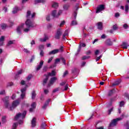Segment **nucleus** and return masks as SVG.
I'll return each mask as SVG.
<instances>
[{"mask_svg": "<svg viewBox=\"0 0 129 129\" xmlns=\"http://www.w3.org/2000/svg\"><path fill=\"white\" fill-rule=\"evenodd\" d=\"M34 27H36V24H35L34 22L31 21L30 19H27L25 22V25L22 24L17 28V32L18 35H21V34H22L21 30L24 28V32H25V33H28V32L30 31V28H34Z\"/></svg>", "mask_w": 129, "mask_h": 129, "instance_id": "f257e3e1", "label": "nucleus"}, {"mask_svg": "<svg viewBox=\"0 0 129 129\" xmlns=\"http://www.w3.org/2000/svg\"><path fill=\"white\" fill-rule=\"evenodd\" d=\"M26 114L27 111H25L22 114L21 113L17 114L14 118V120H19V124H22V123L23 122V120H22V119L25 118Z\"/></svg>", "mask_w": 129, "mask_h": 129, "instance_id": "f03ea898", "label": "nucleus"}, {"mask_svg": "<svg viewBox=\"0 0 129 129\" xmlns=\"http://www.w3.org/2000/svg\"><path fill=\"white\" fill-rule=\"evenodd\" d=\"M20 102H21V99H18L13 101L12 106H9V107L8 108L9 110H14V109L20 104Z\"/></svg>", "mask_w": 129, "mask_h": 129, "instance_id": "7ed1b4c3", "label": "nucleus"}, {"mask_svg": "<svg viewBox=\"0 0 129 129\" xmlns=\"http://www.w3.org/2000/svg\"><path fill=\"white\" fill-rule=\"evenodd\" d=\"M63 11L62 10H59L58 12H57V10H54L52 11L51 16H53V18H58L60 17V15L62 14Z\"/></svg>", "mask_w": 129, "mask_h": 129, "instance_id": "20e7f679", "label": "nucleus"}, {"mask_svg": "<svg viewBox=\"0 0 129 129\" xmlns=\"http://www.w3.org/2000/svg\"><path fill=\"white\" fill-rule=\"evenodd\" d=\"M62 34H63V31H62L61 28H58L55 33L54 36L55 39H56V40H59L61 36H62Z\"/></svg>", "mask_w": 129, "mask_h": 129, "instance_id": "39448f33", "label": "nucleus"}, {"mask_svg": "<svg viewBox=\"0 0 129 129\" xmlns=\"http://www.w3.org/2000/svg\"><path fill=\"white\" fill-rule=\"evenodd\" d=\"M9 100H10V97L6 96L3 100L4 102L5 103V106L6 108H8L10 107V103L9 102Z\"/></svg>", "mask_w": 129, "mask_h": 129, "instance_id": "423d86ee", "label": "nucleus"}, {"mask_svg": "<svg viewBox=\"0 0 129 129\" xmlns=\"http://www.w3.org/2000/svg\"><path fill=\"white\" fill-rule=\"evenodd\" d=\"M121 119H122L121 118H117L116 119H113L110 123L109 126H114L116 125L117 121H119V120H121Z\"/></svg>", "mask_w": 129, "mask_h": 129, "instance_id": "0eeeda50", "label": "nucleus"}, {"mask_svg": "<svg viewBox=\"0 0 129 129\" xmlns=\"http://www.w3.org/2000/svg\"><path fill=\"white\" fill-rule=\"evenodd\" d=\"M105 9V7H104V5H101L97 8L96 13H97V14H98V13H100V12H102V11H104Z\"/></svg>", "mask_w": 129, "mask_h": 129, "instance_id": "6e6552de", "label": "nucleus"}, {"mask_svg": "<svg viewBox=\"0 0 129 129\" xmlns=\"http://www.w3.org/2000/svg\"><path fill=\"white\" fill-rule=\"evenodd\" d=\"M26 90H27V89L26 88H24L21 89V97L22 99H24V98H25V96L26 95Z\"/></svg>", "mask_w": 129, "mask_h": 129, "instance_id": "1a4fd4ad", "label": "nucleus"}, {"mask_svg": "<svg viewBox=\"0 0 129 129\" xmlns=\"http://www.w3.org/2000/svg\"><path fill=\"white\" fill-rule=\"evenodd\" d=\"M43 65H44V61L41 60L39 63V64L38 66H37L36 67L37 71H39V70H40V69H41V68H42V67L43 66Z\"/></svg>", "mask_w": 129, "mask_h": 129, "instance_id": "9d476101", "label": "nucleus"}, {"mask_svg": "<svg viewBox=\"0 0 129 129\" xmlns=\"http://www.w3.org/2000/svg\"><path fill=\"white\" fill-rule=\"evenodd\" d=\"M57 80V78L56 77H53L50 79V80L49 81V84H48V86H50V85H53L55 83V81Z\"/></svg>", "mask_w": 129, "mask_h": 129, "instance_id": "9b49d317", "label": "nucleus"}, {"mask_svg": "<svg viewBox=\"0 0 129 129\" xmlns=\"http://www.w3.org/2000/svg\"><path fill=\"white\" fill-rule=\"evenodd\" d=\"M45 76H56V71L53 70L51 73H48L47 75H45Z\"/></svg>", "mask_w": 129, "mask_h": 129, "instance_id": "f8f14e48", "label": "nucleus"}, {"mask_svg": "<svg viewBox=\"0 0 129 129\" xmlns=\"http://www.w3.org/2000/svg\"><path fill=\"white\" fill-rule=\"evenodd\" d=\"M57 53H59V50H58V49H56L54 50H53L51 51H50L48 53L49 55H55V54H57Z\"/></svg>", "mask_w": 129, "mask_h": 129, "instance_id": "ddd939ff", "label": "nucleus"}, {"mask_svg": "<svg viewBox=\"0 0 129 129\" xmlns=\"http://www.w3.org/2000/svg\"><path fill=\"white\" fill-rule=\"evenodd\" d=\"M37 120V119L36 118H33L31 121V126L32 127H35L36 125V121Z\"/></svg>", "mask_w": 129, "mask_h": 129, "instance_id": "4468645a", "label": "nucleus"}, {"mask_svg": "<svg viewBox=\"0 0 129 129\" xmlns=\"http://www.w3.org/2000/svg\"><path fill=\"white\" fill-rule=\"evenodd\" d=\"M97 26L98 30H100L101 31L102 29H103V26H102V22H100L97 23Z\"/></svg>", "mask_w": 129, "mask_h": 129, "instance_id": "2eb2a0df", "label": "nucleus"}, {"mask_svg": "<svg viewBox=\"0 0 129 129\" xmlns=\"http://www.w3.org/2000/svg\"><path fill=\"white\" fill-rule=\"evenodd\" d=\"M4 41H5V36H2L0 38V46H3L4 44Z\"/></svg>", "mask_w": 129, "mask_h": 129, "instance_id": "dca6fc26", "label": "nucleus"}, {"mask_svg": "<svg viewBox=\"0 0 129 129\" xmlns=\"http://www.w3.org/2000/svg\"><path fill=\"white\" fill-rule=\"evenodd\" d=\"M48 79H49V77L48 76H46V78L44 79L43 81V85L44 86L46 85Z\"/></svg>", "mask_w": 129, "mask_h": 129, "instance_id": "f3484780", "label": "nucleus"}, {"mask_svg": "<svg viewBox=\"0 0 129 129\" xmlns=\"http://www.w3.org/2000/svg\"><path fill=\"white\" fill-rule=\"evenodd\" d=\"M49 37L48 36H45L44 38H40L39 41L40 42H46L47 40H48Z\"/></svg>", "mask_w": 129, "mask_h": 129, "instance_id": "a211bd4d", "label": "nucleus"}, {"mask_svg": "<svg viewBox=\"0 0 129 129\" xmlns=\"http://www.w3.org/2000/svg\"><path fill=\"white\" fill-rule=\"evenodd\" d=\"M49 102H50V99H48L44 104V105L42 106L43 109H46V108L47 107V106H48V104H49Z\"/></svg>", "mask_w": 129, "mask_h": 129, "instance_id": "6ab92c4d", "label": "nucleus"}, {"mask_svg": "<svg viewBox=\"0 0 129 129\" xmlns=\"http://www.w3.org/2000/svg\"><path fill=\"white\" fill-rule=\"evenodd\" d=\"M106 45H107L108 46H112V42H111V41H110V39H107L106 41Z\"/></svg>", "mask_w": 129, "mask_h": 129, "instance_id": "aec40b11", "label": "nucleus"}, {"mask_svg": "<svg viewBox=\"0 0 129 129\" xmlns=\"http://www.w3.org/2000/svg\"><path fill=\"white\" fill-rule=\"evenodd\" d=\"M52 8H54V9H57L58 7H59V5H58V3L56 2H53L52 5Z\"/></svg>", "mask_w": 129, "mask_h": 129, "instance_id": "412c9836", "label": "nucleus"}, {"mask_svg": "<svg viewBox=\"0 0 129 129\" xmlns=\"http://www.w3.org/2000/svg\"><path fill=\"white\" fill-rule=\"evenodd\" d=\"M121 46L123 49H127V43L126 42H123Z\"/></svg>", "mask_w": 129, "mask_h": 129, "instance_id": "4be33fe9", "label": "nucleus"}, {"mask_svg": "<svg viewBox=\"0 0 129 129\" xmlns=\"http://www.w3.org/2000/svg\"><path fill=\"white\" fill-rule=\"evenodd\" d=\"M46 0H35V4H40V3H45Z\"/></svg>", "mask_w": 129, "mask_h": 129, "instance_id": "5701e85b", "label": "nucleus"}, {"mask_svg": "<svg viewBox=\"0 0 129 129\" xmlns=\"http://www.w3.org/2000/svg\"><path fill=\"white\" fill-rule=\"evenodd\" d=\"M77 21L76 20H73L72 21V23L71 24V26H76V25H78Z\"/></svg>", "mask_w": 129, "mask_h": 129, "instance_id": "b1692460", "label": "nucleus"}, {"mask_svg": "<svg viewBox=\"0 0 129 129\" xmlns=\"http://www.w3.org/2000/svg\"><path fill=\"white\" fill-rule=\"evenodd\" d=\"M36 97V91H33L32 92V99H35Z\"/></svg>", "mask_w": 129, "mask_h": 129, "instance_id": "393cba45", "label": "nucleus"}, {"mask_svg": "<svg viewBox=\"0 0 129 129\" xmlns=\"http://www.w3.org/2000/svg\"><path fill=\"white\" fill-rule=\"evenodd\" d=\"M18 11H19V8L17 7L14 8L13 11V14H16V13L18 12Z\"/></svg>", "mask_w": 129, "mask_h": 129, "instance_id": "a878e982", "label": "nucleus"}, {"mask_svg": "<svg viewBox=\"0 0 129 129\" xmlns=\"http://www.w3.org/2000/svg\"><path fill=\"white\" fill-rule=\"evenodd\" d=\"M113 91H114V89L110 90L108 93V96H111L113 94Z\"/></svg>", "mask_w": 129, "mask_h": 129, "instance_id": "bb28decb", "label": "nucleus"}, {"mask_svg": "<svg viewBox=\"0 0 129 129\" xmlns=\"http://www.w3.org/2000/svg\"><path fill=\"white\" fill-rule=\"evenodd\" d=\"M46 126H47V124L45 123H42L41 124V129H46Z\"/></svg>", "mask_w": 129, "mask_h": 129, "instance_id": "cd10ccee", "label": "nucleus"}, {"mask_svg": "<svg viewBox=\"0 0 129 129\" xmlns=\"http://www.w3.org/2000/svg\"><path fill=\"white\" fill-rule=\"evenodd\" d=\"M70 6L68 4H66V5H64L63 6V9L64 10H68V9H69Z\"/></svg>", "mask_w": 129, "mask_h": 129, "instance_id": "c85d7f7f", "label": "nucleus"}, {"mask_svg": "<svg viewBox=\"0 0 129 129\" xmlns=\"http://www.w3.org/2000/svg\"><path fill=\"white\" fill-rule=\"evenodd\" d=\"M120 83V81H117L112 84V86H115L116 85H118V84H119Z\"/></svg>", "mask_w": 129, "mask_h": 129, "instance_id": "c756f323", "label": "nucleus"}, {"mask_svg": "<svg viewBox=\"0 0 129 129\" xmlns=\"http://www.w3.org/2000/svg\"><path fill=\"white\" fill-rule=\"evenodd\" d=\"M112 111H113V107H112L111 109L108 110V114L109 115L111 114V112H112Z\"/></svg>", "mask_w": 129, "mask_h": 129, "instance_id": "7c9ffc66", "label": "nucleus"}, {"mask_svg": "<svg viewBox=\"0 0 129 129\" xmlns=\"http://www.w3.org/2000/svg\"><path fill=\"white\" fill-rule=\"evenodd\" d=\"M7 27V24H3L1 25V28L2 30H5Z\"/></svg>", "mask_w": 129, "mask_h": 129, "instance_id": "2f4dec72", "label": "nucleus"}, {"mask_svg": "<svg viewBox=\"0 0 129 129\" xmlns=\"http://www.w3.org/2000/svg\"><path fill=\"white\" fill-rule=\"evenodd\" d=\"M125 11L126 13H128V5L127 4L125 6Z\"/></svg>", "mask_w": 129, "mask_h": 129, "instance_id": "473e14b6", "label": "nucleus"}, {"mask_svg": "<svg viewBox=\"0 0 129 129\" xmlns=\"http://www.w3.org/2000/svg\"><path fill=\"white\" fill-rule=\"evenodd\" d=\"M58 53H62L63 52V46H60L59 49H58Z\"/></svg>", "mask_w": 129, "mask_h": 129, "instance_id": "72a5a7b5", "label": "nucleus"}, {"mask_svg": "<svg viewBox=\"0 0 129 129\" xmlns=\"http://www.w3.org/2000/svg\"><path fill=\"white\" fill-rule=\"evenodd\" d=\"M123 28L125 29H128V25H127V24H123Z\"/></svg>", "mask_w": 129, "mask_h": 129, "instance_id": "f704fd0d", "label": "nucleus"}, {"mask_svg": "<svg viewBox=\"0 0 129 129\" xmlns=\"http://www.w3.org/2000/svg\"><path fill=\"white\" fill-rule=\"evenodd\" d=\"M4 94H6V91L4 90H3L0 91V95H3Z\"/></svg>", "mask_w": 129, "mask_h": 129, "instance_id": "c9c22d12", "label": "nucleus"}, {"mask_svg": "<svg viewBox=\"0 0 129 129\" xmlns=\"http://www.w3.org/2000/svg\"><path fill=\"white\" fill-rule=\"evenodd\" d=\"M31 15V11H28L27 13V19H29L30 18V16Z\"/></svg>", "mask_w": 129, "mask_h": 129, "instance_id": "e433bc0d", "label": "nucleus"}, {"mask_svg": "<svg viewBox=\"0 0 129 129\" xmlns=\"http://www.w3.org/2000/svg\"><path fill=\"white\" fill-rule=\"evenodd\" d=\"M39 50H40V51L43 50V49H44V45H39Z\"/></svg>", "mask_w": 129, "mask_h": 129, "instance_id": "4c0bfd02", "label": "nucleus"}, {"mask_svg": "<svg viewBox=\"0 0 129 129\" xmlns=\"http://www.w3.org/2000/svg\"><path fill=\"white\" fill-rule=\"evenodd\" d=\"M123 105H124V102H123V101L120 102V104H119L120 107H122V106H123Z\"/></svg>", "mask_w": 129, "mask_h": 129, "instance_id": "58836bf2", "label": "nucleus"}, {"mask_svg": "<svg viewBox=\"0 0 129 129\" xmlns=\"http://www.w3.org/2000/svg\"><path fill=\"white\" fill-rule=\"evenodd\" d=\"M31 107L33 108H36V102H34L32 103V104H31Z\"/></svg>", "mask_w": 129, "mask_h": 129, "instance_id": "ea45409f", "label": "nucleus"}, {"mask_svg": "<svg viewBox=\"0 0 129 129\" xmlns=\"http://www.w3.org/2000/svg\"><path fill=\"white\" fill-rule=\"evenodd\" d=\"M61 60L62 61V63L66 65V60H65V59H64V58L61 57Z\"/></svg>", "mask_w": 129, "mask_h": 129, "instance_id": "a19ab883", "label": "nucleus"}, {"mask_svg": "<svg viewBox=\"0 0 129 129\" xmlns=\"http://www.w3.org/2000/svg\"><path fill=\"white\" fill-rule=\"evenodd\" d=\"M112 105V99L111 100V102L107 104V107H109V106H111Z\"/></svg>", "mask_w": 129, "mask_h": 129, "instance_id": "79ce46f5", "label": "nucleus"}, {"mask_svg": "<svg viewBox=\"0 0 129 129\" xmlns=\"http://www.w3.org/2000/svg\"><path fill=\"white\" fill-rule=\"evenodd\" d=\"M14 85V83L13 82L8 83L7 84V87H9V86H13Z\"/></svg>", "mask_w": 129, "mask_h": 129, "instance_id": "37998d69", "label": "nucleus"}, {"mask_svg": "<svg viewBox=\"0 0 129 129\" xmlns=\"http://www.w3.org/2000/svg\"><path fill=\"white\" fill-rule=\"evenodd\" d=\"M59 62H60V59L59 58H56L55 59V62H54L55 65H56L57 64V63H59Z\"/></svg>", "mask_w": 129, "mask_h": 129, "instance_id": "c03bdc74", "label": "nucleus"}, {"mask_svg": "<svg viewBox=\"0 0 129 129\" xmlns=\"http://www.w3.org/2000/svg\"><path fill=\"white\" fill-rule=\"evenodd\" d=\"M13 128L12 129H16V127H17V126H18V123H14L13 124Z\"/></svg>", "mask_w": 129, "mask_h": 129, "instance_id": "a18cd8bd", "label": "nucleus"}, {"mask_svg": "<svg viewBox=\"0 0 129 129\" xmlns=\"http://www.w3.org/2000/svg\"><path fill=\"white\" fill-rule=\"evenodd\" d=\"M44 51H43V50H40V55L41 57H44Z\"/></svg>", "mask_w": 129, "mask_h": 129, "instance_id": "49530a36", "label": "nucleus"}, {"mask_svg": "<svg viewBox=\"0 0 129 129\" xmlns=\"http://www.w3.org/2000/svg\"><path fill=\"white\" fill-rule=\"evenodd\" d=\"M32 75H29L27 77V80H31V79H32Z\"/></svg>", "mask_w": 129, "mask_h": 129, "instance_id": "de8ad7c7", "label": "nucleus"}, {"mask_svg": "<svg viewBox=\"0 0 129 129\" xmlns=\"http://www.w3.org/2000/svg\"><path fill=\"white\" fill-rule=\"evenodd\" d=\"M53 58H54V57H51L50 58H49V59H48V61L47 63H51V62L52 61V60H53Z\"/></svg>", "mask_w": 129, "mask_h": 129, "instance_id": "09e8293b", "label": "nucleus"}, {"mask_svg": "<svg viewBox=\"0 0 129 129\" xmlns=\"http://www.w3.org/2000/svg\"><path fill=\"white\" fill-rule=\"evenodd\" d=\"M101 57H102V55H100L99 56L97 57L96 58V61L97 62V61H99V60L100 59V58H101Z\"/></svg>", "mask_w": 129, "mask_h": 129, "instance_id": "8fccbe9b", "label": "nucleus"}, {"mask_svg": "<svg viewBox=\"0 0 129 129\" xmlns=\"http://www.w3.org/2000/svg\"><path fill=\"white\" fill-rule=\"evenodd\" d=\"M117 29V26H116V25L113 26V30H114V31H116Z\"/></svg>", "mask_w": 129, "mask_h": 129, "instance_id": "3c124183", "label": "nucleus"}, {"mask_svg": "<svg viewBox=\"0 0 129 129\" xmlns=\"http://www.w3.org/2000/svg\"><path fill=\"white\" fill-rule=\"evenodd\" d=\"M65 24V21H62L60 24H59V27H62L63 25Z\"/></svg>", "mask_w": 129, "mask_h": 129, "instance_id": "603ef678", "label": "nucleus"}, {"mask_svg": "<svg viewBox=\"0 0 129 129\" xmlns=\"http://www.w3.org/2000/svg\"><path fill=\"white\" fill-rule=\"evenodd\" d=\"M36 44V42L35 41V40H33L31 42V46H33V45H35Z\"/></svg>", "mask_w": 129, "mask_h": 129, "instance_id": "864d4df0", "label": "nucleus"}, {"mask_svg": "<svg viewBox=\"0 0 129 129\" xmlns=\"http://www.w3.org/2000/svg\"><path fill=\"white\" fill-rule=\"evenodd\" d=\"M12 44H14V42H13V41H10L8 42L7 45H8V46H10V45H12Z\"/></svg>", "mask_w": 129, "mask_h": 129, "instance_id": "5fc2aeb1", "label": "nucleus"}, {"mask_svg": "<svg viewBox=\"0 0 129 129\" xmlns=\"http://www.w3.org/2000/svg\"><path fill=\"white\" fill-rule=\"evenodd\" d=\"M89 58V56H84L82 57L83 60H86V59H88Z\"/></svg>", "mask_w": 129, "mask_h": 129, "instance_id": "6e6d98bb", "label": "nucleus"}, {"mask_svg": "<svg viewBox=\"0 0 129 129\" xmlns=\"http://www.w3.org/2000/svg\"><path fill=\"white\" fill-rule=\"evenodd\" d=\"M59 88H55L54 90H53V92L55 93V92H57V91H59Z\"/></svg>", "mask_w": 129, "mask_h": 129, "instance_id": "4d7b16f0", "label": "nucleus"}, {"mask_svg": "<svg viewBox=\"0 0 129 129\" xmlns=\"http://www.w3.org/2000/svg\"><path fill=\"white\" fill-rule=\"evenodd\" d=\"M80 47H86V44H85V43H81L80 45Z\"/></svg>", "mask_w": 129, "mask_h": 129, "instance_id": "13d9d810", "label": "nucleus"}, {"mask_svg": "<svg viewBox=\"0 0 129 129\" xmlns=\"http://www.w3.org/2000/svg\"><path fill=\"white\" fill-rule=\"evenodd\" d=\"M69 31L68 30H66L65 32H64V33L63 34V35H65L66 36H68V34H69Z\"/></svg>", "mask_w": 129, "mask_h": 129, "instance_id": "bf43d9fd", "label": "nucleus"}, {"mask_svg": "<svg viewBox=\"0 0 129 129\" xmlns=\"http://www.w3.org/2000/svg\"><path fill=\"white\" fill-rule=\"evenodd\" d=\"M65 84H66V81L62 82V83H61L60 84V85H61V86H63L65 85Z\"/></svg>", "mask_w": 129, "mask_h": 129, "instance_id": "052dcab7", "label": "nucleus"}, {"mask_svg": "<svg viewBox=\"0 0 129 129\" xmlns=\"http://www.w3.org/2000/svg\"><path fill=\"white\" fill-rule=\"evenodd\" d=\"M68 75V71H66L63 74V77H65V76H66V75Z\"/></svg>", "mask_w": 129, "mask_h": 129, "instance_id": "680f3d73", "label": "nucleus"}, {"mask_svg": "<svg viewBox=\"0 0 129 129\" xmlns=\"http://www.w3.org/2000/svg\"><path fill=\"white\" fill-rule=\"evenodd\" d=\"M26 84V82H25V81L22 80L21 82V85H25V84Z\"/></svg>", "mask_w": 129, "mask_h": 129, "instance_id": "e2e57ef3", "label": "nucleus"}, {"mask_svg": "<svg viewBox=\"0 0 129 129\" xmlns=\"http://www.w3.org/2000/svg\"><path fill=\"white\" fill-rule=\"evenodd\" d=\"M12 99L14 100L16 98V94H13L12 96L11 97Z\"/></svg>", "mask_w": 129, "mask_h": 129, "instance_id": "0e129e2a", "label": "nucleus"}, {"mask_svg": "<svg viewBox=\"0 0 129 129\" xmlns=\"http://www.w3.org/2000/svg\"><path fill=\"white\" fill-rule=\"evenodd\" d=\"M44 92L45 94H48V93H49V90L45 89L44 90Z\"/></svg>", "mask_w": 129, "mask_h": 129, "instance_id": "69168bd1", "label": "nucleus"}, {"mask_svg": "<svg viewBox=\"0 0 129 129\" xmlns=\"http://www.w3.org/2000/svg\"><path fill=\"white\" fill-rule=\"evenodd\" d=\"M99 54V50H97L95 51V55H98Z\"/></svg>", "mask_w": 129, "mask_h": 129, "instance_id": "338daca9", "label": "nucleus"}, {"mask_svg": "<svg viewBox=\"0 0 129 129\" xmlns=\"http://www.w3.org/2000/svg\"><path fill=\"white\" fill-rule=\"evenodd\" d=\"M46 21H50V15H47L46 17Z\"/></svg>", "mask_w": 129, "mask_h": 129, "instance_id": "774afa93", "label": "nucleus"}]
</instances>
